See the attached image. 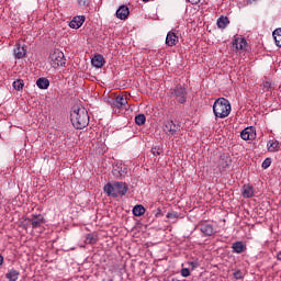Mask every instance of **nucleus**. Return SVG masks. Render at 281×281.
<instances>
[{
  "mask_svg": "<svg viewBox=\"0 0 281 281\" xmlns=\"http://www.w3.org/2000/svg\"><path fill=\"white\" fill-rule=\"evenodd\" d=\"M112 175L115 179H124L128 175V168L124 165H115L113 166Z\"/></svg>",
  "mask_w": 281,
  "mask_h": 281,
  "instance_id": "nucleus-8",
  "label": "nucleus"
},
{
  "mask_svg": "<svg viewBox=\"0 0 281 281\" xmlns=\"http://www.w3.org/2000/svg\"><path fill=\"white\" fill-rule=\"evenodd\" d=\"M19 276H21V272H19V270H14V269H10L5 273V278L9 281H16V280H19Z\"/></svg>",
  "mask_w": 281,
  "mask_h": 281,
  "instance_id": "nucleus-19",
  "label": "nucleus"
},
{
  "mask_svg": "<svg viewBox=\"0 0 281 281\" xmlns=\"http://www.w3.org/2000/svg\"><path fill=\"white\" fill-rule=\"evenodd\" d=\"M243 196H244V199H251V196H254V187H251L249 184H244Z\"/></svg>",
  "mask_w": 281,
  "mask_h": 281,
  "instance_id": "nucleus-20",
  "label": "nucleus"
},
{
  "mask_svg": "<svg viewBox=\"0 0 281 281\" xmlns=\"http://www.w3.org/2000/svg\"><path fill=\"white\" fill-rule=\"evenodd\" d=\"M151 153H153V155H154L155 157H157V156L160 155L159 148H157V147L151 148Z\"/></svg>",
  "mask_w": 281,
  "mask_h": 281,
  "instance_id": "nucleus-34",
  "label": "nucleus"
},
{
  "mask_svg": "<svg viewBox=\"0 0 281 281\" xmlns=\"http://www.w3.org/2000/svg\"><path fill=\"white\" fill-rule=\"evenodd\" d=\"M233 276L235 280H243V271L240 270H236Z\"/></svg>",
  "mask_w": 281,
  "mask_h": 281,
  "instance_id": "nucleus-31",
  "label": "nucleus"
},
{
  "mask_svg": "<svg viewBox=\"0 0 281 281\" xmlns=\"http://www.w3.org/2000/svg\"><path fill=\"white\" fill-rule=\"evenodd\" d=\"M269 166H271V158H266L261 165V168H263V170H267Z\"/></svg>",
  "mask_w": 281,
  "mask_h": 281,
  "instance_id": "nucleus-30",
  "label": "nucleus"
},
{
  "mask_svg": "<svg viewBox=\"0 0 281 281\" xmlns=\"http://www.w3.org/2000/svg\"><path fill=\"white\" fill-rule=\"evenodd\" d=\"M245 47H247V40H245V37L235 36L233 40V48L235 52H240L245 49Z\"/></svg>",
  "mask_w": 281,
  "mask_h": 281,
  "instance_id": "nucleus-10",
  "label": "nucleus"
},
{
  "mask_svg": "<svg viewBox=\"0 0 281 281\" xmlns=\"http://www.w3.org/2000/svg\"><path fill=\"white\" fill-rule=\"evenodd\" d=\"M155 216H156V218H159V217L164 216V213L161 212V209H157Z\"/></svg>",
  "mask_w": 281,
  "mask_h": 281,
  "instance_id": "nucleus-36",
  "label": "nucleus"
},
{
  "mask_svg": "<svg viewBox=\"0 0 281 281\" xmlns=\"http://www.w3.org/2000/svg\"><path fill=\"white\" fill-rule=\"evenodd\" d=\"M256 1H258V0H246V3H247V5H249L251 3H256Z\"/></svg>",
  "mask_w": 281,
  "mask_h": 281,
  "instance_id": "nucleus-39",
  "label": "nucleus"
},
{
  "mask_svg": "<svg viewBox=\"0 0 281 281\" xmlns=\"http://www.w3.org/2000/svg\"><path fill=\"white\" fill-rule=\"evenodd\" d=\"M134 216H144L146 214V209L142 204H137L133 207Z\"/></svg>",
  "mask_w": 281,
  "mask_h": 281,
  "instance_id": "nucleus-23",
  "label": "nucleus"
},
{
  "mask_svg": "<svg viewBox=\"0 0 281 281\" xmlns=\"http://www.w3.org/2000/svg\"><path fill=\"white\" fill-rule=\"evenodd\" d=\"M36 86L38 89H49V79L42 77L37 79Z\"/></svg>",
  "mask_w": 281,
  "mask_h": 281,
  "instance_id": "nucleus-22",
  "label": "nucleus"
},
{
  "mask_svg": "<svg viewBox=\"0 0 281 281\" xmlns=\"http://www.w3.org/2000/svg\"><path fill=\"white\" fill-rule=\"evenodd\" d=\"M23 87H25V82L23 81V79H18L13 81V89H15V91H21Z\"/></svg>",
  "mask_w": 281,
  "mask_h": 281,
  "instance_id": "nucleus-27",
  "label": "nucleus"
},
{
  "mask_svg": "<svg viewBox=\"0 0 281 281\" xmlns=\"http://www.w3.org/2000/svg\"><path fill=\"white\" fill-rule=\"evenodd\" d=\"M128 14H131V11L128 10V7L124 4L116 10V18L121 21H126V19H128Z\"/></svg>",
  "mask_w": 281,
  "mask_h": 281,
  "instance_id": "nucleus-12",
  "label": "nucleus"
},
{
  "mask_svg": "<svg viewBox=\"0 0 281 281\" xmlns=\"http://www.w3.org/2000/svg\"><path fill=\"white\" fill-rule=\"evenodd\" d=\"M3 262H4L3 255H0V267L3 265Z\"/></svg>",
  "mask_w": 281,
  "mask_h": 281,
  "instance_id": "nucleus-40",
  "label": "nucleus"
},
{
  "mask_svg": "<svg viewBox=\"0 0 281 281\" xmlns=\"http://www.w3.org/2000/svg\"><path fill=\"white\" fill-rule=\"evenodd\" d=\"M131 99V94L128 92H122L121 94H117L114 99L111 101L112 109H124L126 104H128V100Z\"/></svg>",
  "mask_w": 281,
  "mask_h": 281,
  "instance_id": "nucleus-5",
  "label": "nucleus"
},
{
  "mask_svg": "<svg viewBox=\"0 0 281 281\" xmlns=\"http://www.w3.org/2000/svg\"><path fill=\"white\" fill-rule=\"evenodd\" d=\"M50 66L54 69H58V67H65L67 59H65V53L59 49H55L49 55Z\"/></svg>",
  "mask_w": 281,
  "mask_h": 281,
  "instance_id": "nucleus-4",
  "label": "nucleus"
},
{
  "mask_svg": "<svg viewBox=\"0 0 281 281\" xmlns=\"http://www.w3.org/2000/svg\"><path fill=\"white\" fill-rule=\"evenodd\" d=\"M33 229H37V227H41L45 223V217L43 215H33L32 218L29 220Z\"/></svg>",
  "mask_w": 281,
  "mask_h": 281,
  "instance_id": "nucleus-15",
  "label": "nucleus"
},
{
  "mask_svg": "<svg viewBox=\"0 0 281 281\" xmlns=\"http://www.w3.org/2000/svg\"><path fill=\"white\" fill-rule=\"evenodd\" d=\"M267 146L269 153H278L280 150V143L278 140H269Z\"/></svg>",
  "mask_w": 281,
  "mask_h": 281,
  "instance_id": "nucleus-21",
  "label": "nucleus"
},
{
  "mask_svg": "<svg viewBox=\"0 0 281 281\" xmlns=\"http://www.w3.org/2000/svg\"><path fill=\"white\" fill-rule=\"evenodd\" d=\"M233 254H243L247 249V246L243 241H235L232 245Z\"/></svg>",
  "mask_w": 281,
  "mask_h": 281,
  "instance_id": "nucleus-18",
  "label": "nucleus"
},
{
  "mask_svg": "<svg viewBox=\"0 0 281 281\" xmlns=\"http://www.w3.org/2000/svg\"><path fill=\"white\" fill-rule=\"evenodd\" d=\"M229 158L222 157L218 161L220 170H225L229 166Z\"/></svg>",
  "mask_w": 281,
  "mask_h": 281,
  "instance_id": "nucleus-29",
  "label": "nucleus"
},
{
  "mask_svg": "<svg viewBox=\"0 0 281 281\" xmlns=\"http://www.w3.org/2000/svg\"><path fill=\"white\" fill-rule=\"evenodd\" d=\"M190 266L192 267V269H196V267H199V262H190Z\"/></svg>",
  "mask_w": 281,
  "mask_h": 281,
  "instance_id": "nucleus-38",
  "label": "nucleus"
},
{
  "mask_svg": "<svg viewBox=\"0 0 281 281\" xmlns=\"http://www.w3.org/2000/svg\"><path fill=\"white\" fill-rule=\"evenodd\" d=\"M86 245H95L98 243V235L88 234L85 240Z\"/></svg>",
  "mask_w": 281,
  "mask_h": 281,
  "instance_id": "nucleus-26",
  "label": "nucleus"
},
{
  "mask_svg": "<svg viewBox=\"0 0 281 281\" xmlns=\"http://www.w3.org/2000/svg\"><path fill=\"white\" fill-rule=\"evenodd\" d=\"M13 54L15 58L21 59V58H25V54H27V50L25 49V46H21V44H16L14 47Z\"/></svg>",
  "mask_w": 281,
  "mask_h": 281,
  "instance_id": "nucleus-17",
  "label": "nucleus"
},
{
  "mask_svg": "<svg viewBox=\"0 0 281 281\" xmlns=\"http://www.w3.org/2000/svg\"><path fill=\"white\" fill-rule=\"evenodd\" d=\"M213 113L215 117L220 120L229 117V113H232V103L225 98H218L213 104Z\"/></svg>",
  "mask_w": 281,
  "mask_h": 281,
  "instance_id": "nucleus-2",
  "label": "nucleus"
},
{
  "mask_svg": "<svg viewBox=\"0 0 281 281\" xmlns=\"http://www.w3.org/2000/svg\"><path fill=\"white\" fill-rule=\"evenodd\" d=\"M90 0H78L79 5H89Z\"/></svg>",
  "mask_w": 281,
  "mask_h": 281,
  "instance_id": "nucleus-33",
  "label": "nucleus"
},
{
  "mask_svg": "<svg viewBox=\"0 0 281 281\" xmlns=\"http://www.w3.org/2000/svg\"><path fill=\"white\" fill-rule=\"evenodd\" d=\"M144 1V3H148V1H150V0H143Z\"/></svg>",
  "mask_w": 281,
  "mask_h": 281,
  "instance_id": "nucleus-41",
  "label": "nucleus"
},
{
  "mask_svg": "<svg viewBox=\"0 0 281 281\" xmlns=\"http://www.w3.org/2000/svg\"><path fill=\"white\" fill-rule=\"evenodd\" d=\"M199 229L203 236H213L214 235V226L209 224L207 222H202L199 224Z\"/></svg>",
  "mask_w": 281,
  "mask_h": 281,
  "instance_id": "nucleus-9",
  "label": "nucleus"
},
{
  "mask_svg": "<svg viewBox=\"0 0 281 281\" xmlns=\"http://www.w3.org/2000/svg\"><path fill=\"white\" fill-rule=\"evenodd\" d=\"M227 25H229V19L227 16H221L217 20V27H220L221 30H225Z\"/></svg>",
  "mask_w": 281,
  "mask_h": 281,
  "instance_id": "nucleus-24",
  "label": "nucleus"
},
{
  "mask_svg": "<svg viewBox=\"0 0 281 281\" xmlns=\"http://www.w3.org/2000/svg\"><path fill=\"white\" fill-rule=\"evenodd\" d=\"M241 139L245 142L256 139V130L254 127H246L245 130L241 131L240 133Z\"/></svg>",
  "mask_w": 281,
  "mask_h": 281,
  "instance_id": "nucleus-11",
  "label": "nucleus"
},
{
  "mask_svg": "<svg viewBox=\"0 0 281 281\" xmlns=\"http://www.w3.org/2000/svg\"><path fill=\"white\" fill-rule=\"evenodd\" d=\"M72 126L79 131L89 126V112L85 108H77L70 113Z\"/></svg>",
  "mask_w": 281,
  "mask_h": 281,
  "instance_id": "nucleus-1",
  "label": "nucleus"
},
{
  "mask_svg": "<svg viewBox=\"0 0 281 281\" xmlns=\"http://www.w3.org/2000/svg\"><path fill=\"white\" fill-rule=\"evenodd\" d=\"M135 123L137 124V126H144V124H146V115L144 114L136 115Z\"/></svg>",
  "mask_w": 281,
  "mask_h": 281,
  "instance_id": "nucleus-28",
  "label": "nucleus"
},
{
  "mask_svg": "<svg viewBox=\"0 0 281 281\" xmlns=\"http://www.w3.org/2000/svg\"><path fill=\"white\" fill-rule=\"evenodd\" d=\"M104 56L102 55H95L92 59H91V65L92 67H95L97 69H102V67H104Z\"/></svg>",
  "mask_w": 281,
  "mask_h": 281,
  "instance_id": "nucleus-16",
  "label": "nucleus"
},
{
  "mask_svg": "<svg viewBox=\"0 0 281 281\" xmlns=\"http://www.w3.org/2000/svg\"><path fill=\"white\" fill-rule=\"evenodd\" d=\"M189 3H191L192 5H196L199 3H201V0H188Z\"/></svg>",
  "mask_w": 281,
  "mask_h": 281,
  "instance_id": "nucleus-37",
  "label": "nucleus"
},
{
  "mask_svg": "<svg viewBox=\"0 0 281 281\" xmlns=\"http://www.w3.org/2000/svg\"><path fill=\"white\" fill-rule=\"evenodd\" d=\"M172 95H176V100L180 103V104H186L187 100H188V90L186 89V87L178 85L175 87V89L172 90Z\"/></svg>",
  "mask_w": 281,
  "mask_h": 281,
  "instance_id": "nucleus-6",
  "label": "nucleus"
},
{
  "mask_svg": "<svg viewBox=\"0 0 281 281\" xmlns=\"http://www.w3.org/2000/svg\"><path fill=\"white\" fill-rule=\"evenodd\" d=\"M167 218H177V212L167 213Z\"/></svg>",
  "mask_w": 281,
  "mask_h": 281,
  "instance_id": "nucleus-35",
  "label": "nucleus"
},
{
  "mask_svg": "<svg viewBox=\"0 0 281 281\" xmlns=\"http://www.w3.org/2000/svg\"><path fill=\"white\" fill-rule=\"evenodd\" d=\"M177 43H179V36H177V33L170 31L166 37V45L168 47H175Z\"/></svg>",
  "mask_w": 281,
  "mask_h": 281,
  "instance_id": "nucleus-14",
  "label": "nucleus"
},
{
  "mask_svg": "<svg viewBox=\"0 0 281 281\" xmlns=\"http://www.w3.org/2000/svg\"><path fill=\"white\" fill-rule=\"evenodd\" d=\"M272 36L274 38L277 47H281V29L274 30Z\"/></svg>",
  "mask_w": 281,
  "mask_h": 281,
  "instance_id": "nucleus-25",
  "label": "nucleus"
},
{
  "mask_svg": "<svg viewBox=\"0 0 281 281\" xmlns=\"http://www.w3.org/2000/svg\"><path fill=\"white\" fill-rule=\"evenodd\" d=\"M164 131L165 133H169V135H179L181 133V125L175 123V121H167L165 122Z\"/></svg>",
  "mask_w": 281,
  "mask_h": 281,
  "instance_id": "nucleus-7",
  "label": "nucleus"
},
{
  "mask_svg": "<svg viewBox=\"0 0 281 281\" xmlns=\"http://www.w3.org/2000/svg\"><path fill=\"white\" fill-rule=\"evenodd\" d=\"M105 194L108 196H113V199H117V196H126V192H128V184L126 182H109L103 188Z\"/></svg>",
  "mask_w": 281,
  "mask_h": 281,
  "instance_id": "nucleus-3",
  "label": "nucleus"
},
{
  "mask_svg": "<svg viewBox=\"0 0 281 281\" xmlns=\"http://www.w3.org/2000/svg\"><path fill=\"white\" fill-rule=\"evenodd\" d=\"M181 276H182V278H189V276H190V269H188V268H182V269H181Z\"/></svg>",
  "mask_w": 281,
  "mask_h": 281,
  "instance_id": "nucleus-32",
  "label": "nucleus"
},
{
  "mask_svg": "<svg viewBox=\"0 0 281 281\" xmlns=\"http://www.w3.org/2000/svg\"><path fill=\"white\" fill-rule=\"evenodd\" d=\"M83 23H85V15H77L70 21L69 27H71L72 30H79V27H82Z\"/></svg>",
  "mask_w": 281,
  "mask_h": 281,
  "instance_id": "nucleus-13",
  "label": "nucleus"
}]
</instances>
